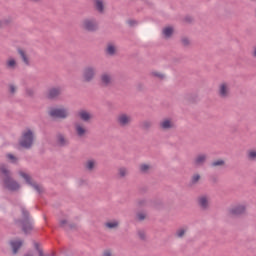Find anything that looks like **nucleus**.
Masks as SVG:
<instances>
[{
	"instance_id": "obj_45",
	"label": "nucleus",
	"mask_w": 256,
	"mask_h": 256,
	"mask_svg": "<svg viewBox=\"0 0 256 256\" xmlns=\"http://www.w3.org/2000/svg\"><path fill=\"white\" fill-rule=\"evenodd\" d=\"M26 95H28V97H33V95H35V92L33 91V89H26Z\"/></svg>"
},
{
	"instance_id": "obj_48",
	"label": "nucleus",
	"mask_w": 256,
	"mask_h": 256,
	"mask_svg": "<svg viewBox=\"0 0 256 256\" xmlns=\"http://www.w3.org/2000/svg\"><path fill=\"white\" fill-rule=\"evenodd\" d=\"M143 1H144L145 5H147L150 8H153V6H154L153 2H151L149 0H143Z\"/></svg>"
},
{
	"instance_id": "obj_37",
	"label": "nucleus",
	"mask_w": 256,
	"mask_h": 256,
	"mask_svg": "<svg viewBox=\"0 0 256 256\" xmlns=\"http://www.w3.org/2000/svg\"><path fill=\"white\" fill-rule=\"evenodd\" d=\"M138 237L141 241H146V239H147V236L145 235V231H143V230L138 231Z\"/></svg>"
},
{
	"instance_id": "obj_55",
	"label": "nucleus",
	"mask_w": 256,
	"mask_h": 256,
	"mask_svg": "<svg viewBox=\"0 0 256 256\" xmlns=\"http://www.w3.org/2000/svg\"><path fill=\"white\" fill-rule=\"evenodd\" d=\"M83 183H85V180H80L79 185L81 186Z\"/></svg>"
},
{
	"instance_id": "obj_33",
	"label": "nucleus",
	"mask_w": 256,
	"mask_h": 256,
	"mask_svg": "<svg viewBox=\"0 0 256 256\" xmlns=\"http://www.w3.org/2000/svg\"><path fill=\"white\" fill-rule=\"evenodd\" d=\"M180 41L183 47H189L191 45V40L187 37H182Z\"/></svg>"
},
{
	"instance_id": "obj_54",
	"label": "nucleus",
	"mask_w": 256,
	"mask_h": 256,
	"mask_svg": "<svg viewBox=\"0 0 256 256\" xmlns=\"http://www.w3.org/2000/svg\"><path fill=\"white\" fill-rule=\"evenodd\" d=\"M253 57H255V58H256V47H254Z\"/></svg>"
},
{
	"instance_id": "obj_19",
	"label": "nucleus",
	"mask_w": 256,
	"mask_h": 256,
	"mask_svg": "<svg viewBox=\"0 0 256 256\" xmlns=\"http://www.w3.org/2000/svg\"><path fill=\"white\" fill-rule=\"evenodd\" d=\"M18 175H19L22 179H24L26 185H30V186L32 185V183H33V178L31 177V175H29V174H27L26 172L21 171V170L18 172Z\"/></svg>"
},
{
	"instance_id": "obj_6",
	"label": "nucleus",
	"mask_w": 256,
	"mask_h": 256,
	"mask_svg": "<svg viewBox=\"0 0 256 256\" xmlns=\"http://www.w3.org/2000/svg\"><path fill=\"white\" fill-rule=\"evenodd\" d=\"M82 27L85 31H88L89 33H95V31L99 29V24L95 19H84Z\"/></svg>"
},
{
	"instance_id": "obj_18",
	"label": "nucleus",
	"mask_w": 256,
	"mask_h": 256,
	"mask_svg": "<svg viewBox=\"0 0 256 256\" xmlns=\"http://www.w3.org/2000/svg\"><path fill=\"white\" fill-rule=\"evenodd\" d=\"M61 95V88H50L48 91L47 99H57Z\"/></svg>"
},
{
	"instance_id": "obj_23",
	"label": "nucleus",
	"mask_w": 256,
	"mask_h": 256,
	"mask_svg": "<svg viewBox=\"0 0 256 256\" xmlns=\"http://www.w3.org/2000/svg\"><path fill=\"white\" fill-rule=\"evenodd\" d=\"M17 51L23 63H25V65H31V63L29 62V57H27V53H25V51L21 48H18Z\"/></svg>"
},
{
	"instance_id": "obj_29",
	"label": "nucleus",
	"mask_w": 256,
	"mask_h": 256,
	"mask_svg": "<svg viewBox=\"0 0 256 256\" xmlns=\"http://www.w3.org/2000/svg\"><path fill=\"white\" fill-rule=\"evenodd\" d=\"M223 166H225V160L223 159L214 160L211 163V167H223Z\"/></svg>"
},
{
	"instance_id": "obj_15",
	"label": "nucleus",
	"mask_w": 256,
	"mask_h": 256,
	"mask_svg": "<svg viewBox=\"0 0 256 256\" xmlns=\"http://www.w3.org/2000/svg\"><path fill=\"white\" fill-rule=\"evenodd\" d=\"M101 87H109L112 83L111 75L104 73L100 76Z\"/></svg>"
},
{
	"instance_id": "obj_2",
	"label": "nucleus",
	"mask_w": 256,
	"mask_h": 256,
	"mask_svg": "<svg viewBox=\"0 0 256 256\" xmlns=\"http://www.w3.org/2000/svg\"><path fill=\"white\" fill-rule=\"evenodd\" d=\"M0 173L4 175L2 179L4 189L15 193V191H19L21 189V184L17 182V180L13 179L11 176V170L7 169L5 166L0 167Z\"/></svg>"
},
{
	"instance_id": "obj_17",
	"label": "nucleus",
	"mask_w": 256,
	"mask_h": 256,
	"mask_svg": "<svg viewBox=\"0 0 256 256\" xmlns=\"http://www.w3.org/2000/svg\"><path fill=\"white\" fill-rule=\"evenodd\" d=\"M173 33H175V28H173V26H166L162 30L164 39H171V37H173Z\"/></svg>"
},
{
	"instance_id": "obj_56",
	"label": "nucleus",
	"mask_w": 256,
	"mask_h": 256,
	"mask_svg": "<svg viewBox=\"0 0 256 256\" xmlns=\"http://www.w3.org/2000/svg\"><path fill=\"white\" fill-rule=\"evenodd\" d=\"M213 181H214V183H217V178H214Z\"/></svg>"
},
{
	"instance_id": "obj_35",
	"label": "nucleus",
	"mask_w": 256,
	"mask_h": 256,
	"mask_svg": "<svg viewBox=\"0 0 256 256\" xmlns=\"http://www.w3.org/2000/svg\"><path fill=\"white\" fill-rule=\"evenodd\" d=\"M248 159H250V161H255V159H256V150L248 151Z\"/></svg>"
},
{
	"instance_id": "obj_42",
	"label": "nucleus",
	"mask_w": 256,
	"mask_h": 256,
	"mask_svg": "<svg viewBox=\"0 0 256 256\" xmlns=\"http://www.w3.org/2000/svg\"><path fill=\"white\" fill-rule=\"evenodd\" d=\"M9 92H10L12 95H14V93L17 92V87H15V85H13V84H10V86H9Z\"/></svg>"
},
{
	"instance_id": "obj_22",
	"label": "nucleus",
	"mask_w": 256,
	"mask_h": 256,
	"mask_svg": "<svg viewBox=\"0 0 256 256\" xmlns=\"http://www.w3.org/2000/svg\"><path fill=\"white\" fill-rule=\"evenodd\" d=\"M105 51L106 55H110V57H113V55L117 53V47H115V45L112 43H108Z\"/></svg>"
},
{
	"instance_id": "obj_14",
	"label": "nucleus",
	"mask_w": 256,
	"mask_h": 256,
	"mask_svg": "<svg viewBox=\"0 0 256 256\" xmlns=\"http://www.w3.org/2000/svg\"><path fill=\"white\" fill-rule=\"evenodd\" d=\"M93 4L98 13L101 15L105 13V2L103 0H93Z\"/></svg>"
},
{
	"instance_id": "obj_10",
	"label": "nucleus",
	"mask_w": 256,
	"mask_h": 256,
	"mask_svg": "<svg viewBox=\"0 0 256 256\" xmlns=\"http://www.w3.org/2000/svg\"><path fill=\"white\" fill-rule=\"evenodd\" d=\"M56 145H58L59 147H69L70 142L69 139L65 137V135L58 133L56 135Z\"/></svg>"
},
{
	"instance_id": "obj_25",
	"label": "nucleus",
	"mask_w": 256,
	"mask_h": 256,
	"mask_svg": "<svg viewBox=\"0 0 256 256\" xmlns=\"http://www.w3.org/2000/svg\"><path fill=\"white\" fill-rule=\"evenodd\" d=\"M30 187H33V189H35L39 195H43V193H45V188L37 184V182H33L32 185H30Z\"/></svg>"
},
{
	"instance_id": "obj_31",
	"label": "nucleus",
	"mask_w": 256,
	"mask_h": 256,
	"mask_svg": "<svg viewBox=\"0 0 256 256\" xmlns=\"http://www.w3.org/2000/svg\"><path fill=\"white\" fill-rule=\"evenodd\" d=\"M2 27H7L8 25H11L13 23V18L8 17L3 20H0Z\"/></svg>"
},
{
	"instance_id": "obj_4",
	"label": "nucleus",
	"mask_w": 256,
	"mask_h": 256,
	"mask_svg": "<svg viewBox=\"0 0 256 256\" xmlns=\"http://www.w3.org/2000/svg\"><path fill=\"white\" fill-rule=\"evenodd\" d=\"M97 75V68L95 66H86L82 70L83 83H91Z\"/></svg>"
},
{
	"instance_id": "obj_1",
	"label": "nucleus",
	"mask_w": 256,
	"mask_h": 256,
	"mask_svg": "<svg viewBox=\"0 0 256 256\" xmlns=\"http://www.w3.org/2000/svg\"><path fill=\"white\" fill-rule=\"evenodd\" d=\"M20 211L22 218L14 219V223L15 225H17V227H20L24 235H31V232L34 229L31 213L29 212V210H27V208H25V206H21Z\"/></svg>"
},
{
	"instance_id": "obj_27",
	"label": "nucleus",
	"mask_w": 256,
	"mask_h": 256,
	"mask_svg": "<svg viewBox=\"0 0 256 256\" xmlns=\"http://www.w3.org/2000/svg\"><path fill=\"white\" fill-rule=\"evenodd\" d=\"M105 227H107V229H117V227H119V222L118 221L106 222Z\"/></svg>"
},
{
	"instance_id": "obj_51",
	"label": "nucleus",
	"mask_w": 256,
	"mask_h": 256,
	"mask_svg": "<svg viewBox=\"0 0 256 256\" xmlns=\"http://www.w3.org/2000/svg\"><path fill=\"white\" fill-rule=\"evenodd\" d=\"M40 256H56V255H55V252L48 253V254L40 252Z\"/></svg>"
},
{
	"instance_id": "obj_21",
	"label": "nucleus",
	"mask_w": 256,
	"mask_h": 256,
	"mask_svg": "<svg viewBox=\"0 0 256 256\" xmlns=\"http://www.w3.org/2000/svg\"><path fill=\"white\" fill-rule=\"evenodd\" d=\"M75 131L78 137H84L87 134V129L81 124L75 125Z\"/></svg>"
},
{
	"instance_id": "obj_53",
	"label": "nucleus",
	"mask_w": 256,
	"mask_h": 256,
	"mask_svg": "<svg viewBox=\"0 0 256 256\" xmlns=\"http://www.w3.org/2000/svg\"><path fill=\"white\" fill-rule=\"evenodd\" d=\"M103 256H113V254L111 253V251L107 250L104 252Z\"/></svg>"
},
{
	"instance_id": "obj_46",
	"label": "nucleus",
	"mask_w": 256,
	"mask_h": 256,
	"mask_svg": "<svg viewBox=\"0 0 256 256\" xmlns=\"http://www.w3.org/2000/svg\"><path fill=\"white\" fill-rule=\"evenodd\" d=\"M137 91H145V85L143 83L137 84Z\"/></svg>"
},
{
	"instance_id": "obj_38",
	"label": "nucleus",
	"mask_w": 256,
	"mask_h": 256,
	"mask_svg": "<svg viewBox=\"0 0 256 256\" xmlns=\"http://www.w3.org/2000/svg\"><path fill=\"white\" fill-rule=\"evenodd\" d=\"M34 249H35V251L38 252V256H41V253H44L43 249H41L39 243H37V242H34Z\"/></svg>"
},
{
	"instance_id": "obj_41",
	"label": "nucleus",
	"mask_w": 256,
	"mask_h": 256,
	"mask_svg": "<svg viewBox=\"0 0 256 256\" xmlns=\"http://www.w3.org/2000/svg\"><path fill=\"white\" fill-rule=\"evenodd\" d=\"M129 27H135V25H138L139 22H137V20H133V19H130L127 21Z\"/></svg>"
},
{
	"instance_id": "obj_30",
	"label": "nucleus",
	"mask_w": 256,
	"mask_h": 256,
	"mask_svg": "<svg viewBox=\"0 0 256 256\" xmlns=\"http://www.w3.org/2000/svg\"><path fill=\"white\" fill-rule=\"evenodd\" d=\"M86 169L87 171H93V169H95V160H88L86 162Z\"/></svg>"
},
{
	"instance_id": "obj_24",
	"label": "nucleus",
	"mask_w": 256,
	"mask_h": 256,
	"mask_svg": "<svg viewBox=\"0 0 256 256\" xmlns=\"http://www.w3.org/2000/svg\"><path fill=\"white\" fill-rule=\"evenodd\" d=\"M186 101H188V103H197L199 101V96L197 94H187L185 96Z\"/></svg>"
},
{
	"instance_id": "obj_16",
	"label": "nucleus",
	"mask_w": 256,
	"mask_h": 256,
	"mask_svg": "<svg viewBox=\"0 0 256 256\" xmlns=\"http://www.w3.org/2000/svg\"><path fill=\"white\" fill-rule=\"evenodd\" d=\"M160 127L163 129V131H169V129H173L174 124L173 121L169 118H165L160 122Z\"/></svg>"
},
{
	"instance_id": "obj_49",
	"label": "nucleus",
	"mask_w": 256,
	"mask_h": 256,
	"mask_svg": "<svg viewBox=\"0 0 256 256\" xmlns=\"http://www.w3.org/2000/svg\"><path fill=\"white\" fill-rule=\"evenodd\" d=\"M147 203V200H139L138 207H143Z\"/></svg>"
},
{
	"instance_id": "obj_32",
	"label": "nucleus",
	"mask_w": 256,
	"mask_h": 256,
	"mask_svg": "<svg viewBox=\"0 0 256 256\" xmlns=\"http://www.w3.org/2000/svg\"><path fill=\"white\" fill-rule=\"evenodd\" d=\"M201 181V175L200 174H195L192 179H191V184L192 185H197Z\"/></svg>"
},
{
	"instance_id": "obj_52",
	"label": "nucleus",
	"mask_w": 256,
	"mask_h": 256,
	"mask_svg": "<svg viewBox=\"0 0 256 256\" xmlns=\"http://www.w3.org/2000/svg\"><path fill=\"white\" fill-rule=\"evenodd\" d=\"M64 225H67V220L65 219L60 221V227H64Z\"/></svg>"
},
{
	"instance_id": "obj_50",
	"label": "nucleus",
	"mask_w": 256,
	"mask_h": 256,
	"mask_svg": "<svg viewBox=\"0 0 256 256\" xmlns=\"http://www.w3.org/2000/svg\"><path fill=\"white\" fill-rule=\"evenodd\" d=\"M69 229L77 231V224L75 223L69 224Z\"/></svg>"
},
{
	"instance_id": "obj_20",
	"label": "nucleus",
	"mask_w": 256,
	"mask_h": 256,
	"mask_svg": "<svg viewBox=\"0 0 256 256\" xmlns=\"http://www.w3.org/2000/svg\"><path fill=\"white\" fill-rule=\"evenodd\" d=\"M205 161H207V155L205 154H200L196 157V159L194 160V165L196 167H201V165L205 164Z\"/></svg>"
},
{
	"instance_id": "obj_9",
	"label": "nucleus",
	"mask_w": 256,
	"mask_h": 256,
	"mask_svg": "<svg viewBox=\"0 0 256 256\" xmlns=\"http://www.w3.org/2000/svg\"><path fill=\"white\" fill-rule=\"evenodd\" d=\"M78 117L81 119L84 123H89L91 119H93V114L91 112L81 109L78 111Z\"/></svg>"
},
{
	"instance_id": "obj_7",
	"label": "nucleus",
	"mask_w": 256,
	"mask_h": 256,
	"mask_svg": "<svg viewBox=\"0 0 256 256\" xmlns=\"http://www.w3.org/2000/svg\"><path fill=\"white\" fill-rule=\"evenodd\" d=\"M25 241L18 239V240H11L9 242V245L11 247L12 255H17L19 251H21V248L23 247Z\"/></svg>"
},
{
	"instance_id": "obj_36",
	"label": "nucleus",
	"mask_w": 256,
	"mask_h": 256,
	"mask_svg": "<svg viewBox=\"0 0 256 256\" xmlns=\"http://www.w3.org/2000/svg\"><path fill=\"white\" fill-rule=\"evenodd\" d=\"M149 169H151V166H149L148 164H142L140 166V171L142 173H147V171H149Z\"/></svg>"
},
{
	"instance_id": "obj_44",
	"label": "nucleus",
	"mask_w": 256,
	"mask_h": 256,
	"mask_svg": "<svg viewBox=\"0 0 256 256\" xmlns=\"http://www.w3.org/2000/svg\"><path fill=\"white\" fill-rule=\"evenodd\" d=\"M125 175H127V169H125V168H120V169H119V176H120V177H125Z\"/></svg>"
},
{
	"instance_id": "obj_43",
	"label": "nucleus",
	"mask_w": 256,
	"mask_h": 256,
	"mask_svg": "<svg viewBox=\"0 0 256 256\" xmlns=\"http://www.w3.org/2000/svg\"><path fill=\"white\" fill-rule=\"evenodd\" d=\"M152 75L154 77H158V79H165V75L164 74H161L159 72H153Z\"/></svg>"
},
{
	"instance_id": "obj_3",
	"label": "nucleus",
	"mask_w": 256,
	"mask_h": 256,
	"mask_svg": "<svg viewBox=\"0 0 256 256\" xmlns=\"http://www.w3.org/2000/svg\"><path fill=\"white\" fill-rule=\"evenodd\" d=\"M35 143V132L31 128H27L19 140V145L22 149H31Z\"/></svg>"
},
{
	"instance_id": "obj_11",
	"label": "nucleus",
	"mask_w": 256,
	"mask_h": 256,
	"mask_svg": "<svg viewBox=\"0 0 256 256\" xmlns=\"http://www.w3.org/2000/svg\"><path fill=\"white\" fill-rule=\"evenodd\" d=\"M117 122L120 127H127V125L131 124V116L127 114H121L120 116H118Z\"/></svg>"
},
{
	"instance_id": "obj_12",
	"label": "nucleus",
	"mask_w": 256,
	"mask_h": 256,
	"mask_svg": "<svg viewBox=\"0 0 256 256\" xmlns=\"http://www.w3.org/2000/svg\"><path fill=\"white\" fill-rule=\"evenodd\" d=\"M219 97L222 99H227L229 97V86L227 83H222L219 86Z\"/></svg>"
},
{
	"instance_id": "obj_5",
	"label": "nucleus",
	"mask_w": 256,
	"mask_h": 256,
	"mask_svg": "<svg viewBox=\"0 0 256 256\" xmlns=\"http://www.w3.org/2000/svg\"><path fill=\"white\" fill-rule=\"evenodd\" d=\"M48 115L52 119H67L69 117V111L67 108L50 107Z\"/></svg>"
},
{
	"instance_id": "obj_8",
	"label": "nucleus",
	"mask_w": 256,
	"mask_h": 256,
	"mask_svg": "<svg viewBox=\"0 0 256 256\" xmlns=\"http://www.w3.org/2000/svg\"><path fill=\"white\" fill-rule=\"evenodd\" d=\"M246 211L247 206L237 205L229 209V215H232V217H239V215H245Z\"/></svg>"
},
{
	"instance_id": "obj_34",
	"label": "nucleus",
	"mask_w": 256,
	"mask_h": 256,
	"mask_svg": "<svg viewBox=\"0 0 256 256\" xmlns=\"http://www.w3.org/2000/svg\"><path fill=\"white\" fill-rule=\"evenodd\" d=\"M7 159H9L10 163H17L19 161V158L11 153L7 154Z\"/></svg>"
},
{
	"instance_id": "obj_26",
	"label": "nucleus",
	"mask_w": 256,
	"mask_h": 256,
	"mask_svg": "<svg viewBox=\"0 0 256 256\" xmlns=\"http://www.w3.org/2000/svg\"><path fill=\"white\" fill-rule=\"evenodd\" d=\"M6 65L8 69H15V67H17V60H15V58H10L6 62Z\"/></svg>"
},
{
	"instance_id": "obj_47",
	"label": "nucleus",
	"mask_w": 256,
	"mask_h": 256,
	"mask_svg": "<svg viewBox=\"0 0 256 256\" xmlns=\"http://www.w3.org/2000/svg\"><path fill=\"white\" fill-rule=\"evenodd\" d=\"M184 21H185L186 23H193V17H191V16H186V17L184 18Z\"/></svg>"
},
{
	"instance_id": "obj_40",
	"label": "nucleus",
	"mask_w": 256,
	"mask_h": 256,
	"mask_svg": "<svg viewBox=\"0 0 256 256\" xmlns=\"http://www.w3.org/2000/svg\"><path fill=\"white\" fill-rule=\"evenodd\" d=\"M137 219H138V221H145V219H147V214L139 212L137 214Z\"/></svg>"
},
{
	"instance_id": "obj_39",
	"label": "nucleus",
	"mask_w": 256,
	"mask_h": 256,
	"mask_svg": "<svg viewBox=\"0 0 256 256\" xmlns=\"http://www.w3.org/2000/svg\"><path fill=\"white\" fill-rule=\"evenodd\" d=\"M185 233H187V230L182 228L177 231L176 235H177V237H179L181 239V238L185 237Z\"/></svg>"
},
{
	"instance_id": "obj_13",
	"label": "nucleus",
	"mask_w": 256,
	"mask_h": 256,
	"mask_svg": "<svg viewBox=\"0 0 256 256\" xmlns=\"http://www.w3.org/2000/svg\"><path fill=\"white\" fill-rule=\"evenodd\" d=\"M198 205L202 211H207L209 209V198L207 196L198 197Z\"/></svg>"
},
{
	"instance_id": "obj_28",
	"label": "nucleus",
	"mask_w": 256,
	"mask_h": 256,
	"mask_svg": "<svg viewBox=\"0 0 256 256\" xmlns=\"http://www.w3.org/2000/svg\"><path fill=\"white\" fill-rule=\"evenodd\" d=\"M152 123L151 121H144L141 123L140 127L141 129H143V131H149L152 127Z\"/></svg>"
}]
</instances>
